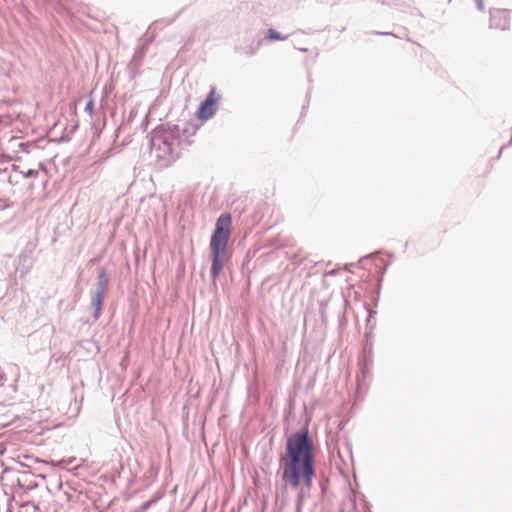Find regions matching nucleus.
<instances>
[{
	"label": "nucleus",
	"instance_id": "1",
	"mask_svg": "<svg viewBox=\"0 0 512 512\" xmlns=\"http://www.w3.org/2000/svg\"><path fill=\"white\" fill-rule=\"evenodd\" d=\"M312 441L307 431L292 434L287 439L286 455L282 463V479L292 489H298L296 512H302L304 501L310 495L315 476Z\"/></svg>",
	"mask_w": 512,
	"mask_h": 512
},
{
	"label": "nucleus",
	"instance_id": "2",
	"mask_svg": "<svg viewBox=\"0 0 512 512\" xmlns=\"http://www.w3.org/2000/svg\"><path fill=\"white\" fill-rule=\"evenodd\" d=\"M180 126L171 123L162 124L152 132L151 151L159 160L170 161L174 145L182 144Z\"/></svg>",
	"mask_w": 512,
	"mask_h": 512
},
{
	"label": "nucleus",
	"instance_id": "3",
	"mask_svg": "<svg viewBox=\"0 0 512 512\" xmlns=\"http://www.w3.org/2000/svg\"><path fill=\"white\" fill-rule=\"evenodd\" d=\"M230 234L231 232L229 226H217L212 235L210 249L212 258L211 276L213 279L218 277L225 263L230 258V255L227 251V244L230 238Z\"/></svg>",
	"mask_w": 512,
	"mask_h": 512
},
{
	"label": "nucleus",
	"instance_id": "4",
	"mask_svg": "<svg viewBox=\"0 0 512 512\" xmlns=\"http://www.w3.org/2000/svg\"><path fill=\"white\" fill-rule=\"evenodd\" d=\"M219 100L220 95L216 93V88H212L206 100L200 104L196 112L197 118L203 121L210 119L216 112Z\"/></svg>",
	"mask_w": 512,
	"mask_h": 512
},
{
	"label": "nucleus",
	"instance_id": "5",
	"mask_svg": "<svg viewBox=\"0 0 512 512\" xmlns=\"http://www.w3.org/2000/svg\"><path fill=\"white\" fill-rule=\"evenodd\" d=\"M511 14L507 9H493L490 11L489 27L494 30L504 31L509 29Z\"/></svg>",
	"mask_w": 512,
	"mask_h": 512
},
{
	"label": "nucleus",
	"instance_id": "6",
	"mask_svg": "<svg viewBox=\"0 0 512 512\" xmlns=\"http://www.w3.org/2000/svg\"><path fill=\"white\" fill-rule=\"evenodd\" d=\"M196 132L197 126L193 122H187L182 128L180 127V134L183 143H190V138L193 137Z\"/></svg>",
	"mask_w": 512,
	"mask_h": 512
},
{
	"label": "nucleus",
	"instance_id": "7",
	"mask_svg": "<svg viewBox=\"0 0 512 512\" xmlns=\"http://www.w3.org/2000/svg\"><path fill=\"white\" fill-rule=\"evenodd\" d=\"M105 294L106 293L103 292V289L96 291V295L93 299V305L95 306V309H96V317L99 316L100 311L102 309V304H103V299H104Z\"/></svg>",
	"mask_w": 512,
	"mask_h": 512
},
{
	"label": "nucleus",
	"instance_id": "8",
	"mask_svg": "<svg viewBox=\"0 0 512 512\" xmlns=\"http://www.w3.org/2000/svg\"><path fill=\"white\" fill-rule=\"evenodd\" d=\"M266 37H267L268 40H271V41L285 40L286 39V37L282 36L280 33H278L274 29H269L268 32H267V36Z\"/></svg>",
	"mask_w": 512,
	"mask_h": 512
},
{
	"label": "nucleus",
	"instance_id": "9",
	"mask_svg": "<svg viewBox=\"0 0 512 512\" xmlns=\"http://www.w3.org/2000/svg\"><path fill=\"white\" fill-rule=\"evenodd\" d=\"M107 286H108V280H107V277H106L105 273L103 272L99 276V282H98L97 290H102L103 289V292L106 293Z\"/></svg>",
	"mask_w": 512,
	"mask_h": 512
},
{
	"label": "nucleus",
	"instance_id": "10",
	"mask_svg": "<svg viewBox=\"0 0 512 512\" xmlns=\"http://www.w3.org/2000/svg\"><path fill=\"white\" fill-rule=\"evenodd\" d=\"M232 221L229 214H223L219 217L217 224H230Z\"/></svg>",
	"mask_w": 512,
	"mask_h": 512
},
{
	"label": "nucleus",
	"instance_id": "11",
	"mask_svg": "<svg viewBox=\"0 0 512 512\" xmlns=\"http://www.w3.org/2000/svg\"><path fill=\"white\" fill-rule=\"evenodd\" d=\"M86 110L92 112L93 110V102L92 101H89L86 105Z\"/></svg>",
	"mask_w": 512,
	"mask_h": 512
}]
</instances>
